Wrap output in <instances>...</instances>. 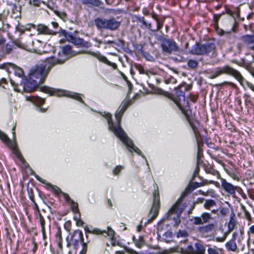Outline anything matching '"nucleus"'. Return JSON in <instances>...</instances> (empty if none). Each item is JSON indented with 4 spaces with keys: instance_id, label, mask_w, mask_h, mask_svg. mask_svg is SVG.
Here are the masks:
<instances>
[{
    "instance_id": "nucleus-1",
    "label": "nucleus",
    "mask_w": 254,
    "mask_h": 254,
    "mask_svg": "<svg viewBox=\"0 0 254 254\" xmlns=\"http://www.w3.org/2000/svg\"><path fill=\"white\" fill-rule=\"evenodd\" d=\"M128 106V103L127 102H123L115 114V117L117 121V124L115 125L111 119V115L109 113H104L105 118L107 119L109 128L112 131L116 136H117L123 143L126 145L128 150L131 152L133 150L138 154H141V151L139 148L135 146L132 140L127 136L126 132L121 127V122L122 116Z\"/></svg>"
},
{
    "instance_id": "nucleus-2",
    "label": "nucleus",
    "mask_w": 254,
    "mask_h": 254,
    "mask_svg": "<svg viewBox=\"0 0 254 254\" xmlns=\"http://www.w3.org/2000/svg\"><path fill=\"white\" fill-rule=\"evenodd\" d=\"M46 59L45 64H41L39 66H36L33 67L30 71V76L32 78L39 79V83L44 82L45 78L47 76L52 67V65L48 63Z\"/></svg>"
},
{
    "instance_id": "nucleus-3",
    "label": "nucleus",
    "mask_w": 254,
    "mask_h": 254,
    "mask_svg": "<svg viewBox=\"0 0 254 254\" xmlns=\"http://www.w3.org/2000/svg\"><path fill=\"white\" fill-rule=\"evenodd\" d=\"M76 53L72 50L70 46L66 45L62 48V51L60 52L58 54L57 58H50L47 60L48 63L54 66L58 64H63L69 58L74 56Z\"/></svg>"
},
{
    "instance_id": "nucleus-4",
    "label": "nucleus",
    "mask_w": 254,
    "mask_h": 254,
    "mask_svg": "<svg viewBox=\"0 0 254 254\" xmlns=\"http://www.w3.org/2000/svg\"><path fill=\"white\" fill-rule=\"evenodd\" d=\"M94 23L98 30L115 31L121 25V21L117 20L114 17L109 19L98 17L95 19Z\"/></svg>"
},
{
    "instance_id": "nucleus-5",
    "label": "nucleus",
    "mask_w": 254,
    "mask_h": 254,
    "mask_svg": "<svg viewBox=\"0 0 254 254\" xmlns=\"http://www.w3.org/2000/svg\"><path fill=\"white\" fill-rule=\"evenodd\" d=\"M184 208L181 200H178L166 213L165 217L167 219H173L174 225L177 226L181 222L180 216Z\"/></svg>"
},
{
    "instance_id": "nucleus-6",
    "label": "nucleus",
    "mask_w": 254,
    "mask_h": 254,
    "mask_svg": "<svg viewBox=\"0 0 254 254\" xmlns=\"http://www.w3.org/2000/svg\"><path fill=\"white\" fill-rule=\"evenodd\" d=\"M176 90L175 95L174 96L171 97V99L173 102L177 105L179 107V109L183 112V110H190L189 106H186L183 107L182 105V102H185V96L184 91L187 90V87L186 85H182L175 88Z\"/></svg>"
},
{
    "instance_id": "nucleus-7",
    "label": "nucleus",
    "mask_w": 254,
    "mask_h": 254,
    "mask_svg": "<svg viewBox=\"0 0 254 254\" xmlns=\"http://www.w3.org/2000/svg\"><path fill=\"white\" fill-rule=\"evenodd\" d=\"M161 42L162 51L167 54H171L173 52H179V48L173 39L161 36L159 39Z\"/></svg>"
},
{
    "instance_id": "nucleus-8",
    "label": "nucleus",
    "mask_w": 254,
    "mask_h": 254,
    "mask_svg": "<svg viewBox=\"0 0 254 254\" xmlns=\"http://www.w3.org/2000/svg\"><path fill=\"white\" fill-rule=\"evenodd\" d=\"M224 27L225 28H227L229 27H230V29L229 30H224L222 28H220L217 25L215 26V31L217 34L220 36L226 35L227 38H230L231 35V33L232 32H235V24H236V20L234 18H230L228 19H226L224 21Z\"/></svg>"
},
{
    "instance_id": "nucleus-9",
    "label": "nucleus",
    "mask_w": 254,
    "mask_h": 254,
    "mask_svg": "<svg viewBox=\"0 0 254 254\" xmlns=\"http://www.w3.org/2000/svg\"><path fill=\"white\" fill-rule=\"evenodd\" d=\"M153 195V204L148 216L147 223H149L155 219L158 214L160 208V196L158 190H155Z\"/></svg>"
},
{
    "instance_id": "nucleus-10",
    "label": "nucleus",
    "mask_w": 254,
    "mask_h": 254,
    "mask_svg": "<svg viewBox=\"0 0 254 254\" xmlns=\"http://www.w3.org/2000/svg\"><path fill=\"white\" fill-rule=\"evenodd\" d=\"M64 36L66 40L77 46L83 48H89L91 46V43L84 41L83 39L73 36L71 33H65Z\"/></svg>"
},
{
    "instance_id": "nucleus-11",
    "label": "nucleus",
    "mask_w": 254,
    "mask_h": 254,
    "mask_svg": "<svg viewBox=\"0 0 254 254\" xmlns=\"http://www.w3.org/2000/svg\"><path fill=\"white\" fill-rule=\"evenodd\" d=\"M235 69L229 66L225 65L223 67H218L216 71L212 72L210 74V78L214 79L223 74H227L233 76Z\"/></svg>"
},
{
    "instance_id": "nucleus-12",
    "label": "nucleus",
    "mask_w": 254,
    "mask_h": 254,
    "mask_svg": "<svg viewBox=\"0 0 254 254\" xmlns=\"http://www.w3.org/2000/svg\"><path fill=\"white\" fill-rule=\"evenodd\" d=\"M221 183L222 188L228 193L234 195L236 191L240 192L242 190L241 188L237 186H234L232 184L228 182L225 179L221 178Z\"/></svg>"
},
{
    "instance_id": "nucleus-13",
    "label": "nucleus",
    "mask_w": 254,
    "mask_h": 254,
    "mask_svg": "<svg viewBox=\"0 0 254 254\" xmlns=\"http://www.w3.org/2000/svg\"><path fill=\"white\" fill-rule=\"evenodd\" d=\"M186 117V120L189 122L190 126L194 135L195 136L196 140L201 139L200 134L198 130L197 127L194 125L191 120V111L190 110H183L182 113Z\"/></svg>"
},
{
    "instance_id": "nucleus-14",
    "label": "nucleus",
    "mask_w": 254,
    "mask_h": 254,
    "mask_svg": "<svg viewBox=\"0 0 254 254\" xmlns=\"http://www.w3.org/2000/svg\"><path fill=\"white\" fill-rule=\"evenodd\" d=\"M27 50L30 51L38 52L40 51V49L43 48L44 42L39 40H32L29 39L26 42Z\"/></svg>"
},
{
    "instance_id": "nucleus-15",
    "label": "nucleus",
    "mask_w": 254,
    "mask_h": 254,
    "mask_svg": "<svg viewBox=\"0 0 254 254\" xmlns=\"http://www.w3.org/2000/svg\"><path fill=\"white\" fill-rule=\"evenodd\" d=\"M83 242V234L81 230H75L71 235L70 244L75 249H77L79 243Z\"/></svg>"
},
{
    "instance_id": "nucleus-16",
    "label": "nucleus",
    "mask_w": 254,
    "mask_h": 254,
    "mask_svg": "<svg viewBox=\"0 0 254 254\" xmlns=\"http://www.w3.org/2000/svg\"><path fill=\"white\" fill-rule=\"evenodd\" d=\"M165 224H160L158 226L157 228V235L160 239L165 242H169L172 240L173 234L172 232L169 230L165 231L163 228Z\"/></svg>"
},
{
    "instance_id": "nucleus-17",
    "label": "nucleus",
    "mask_w": 254,
    "mask_h": 254,
    "mask_svg": "<svg viewBox=\"0 0 254 254\" xmlns=\"http://www.w3.org/2000/svg\"><path fill=\"white\" fill-rule=\"evenodd\" d=\"M22 83L24 90L27 92L34 91L39 84L38 81L34 80L30 76L28 79H23Z\"/></svg>"
},
{
    "instance_id": "nucleus-18",
    "label": "nucleus",
    "mask_w": 254,
    "mask_h": 254,
    "mask_svg": "<svg viewBox=\"0 0 254 254\" xmlns=\"http://www.w3.org/2000/svg\"><path fill=\"white\" fill-rule=\"evenodd\" d=\"M236 223V220L235 219V215L233 212H232L231 214L230 220L228 224V231L224 233L223 237L217 238V241L221 242L224 241L227 236L234 230Z\"/></svg>"
},
{
    "instance_id": "nucleus-19",
    "label": "nucleus",
    "mask_w": 254,
    "mask_h": 254,
    "mask_svg": "<svg viewBox=\"0 0 254 254\" xmlns=\"http://www.w3.org/2000/svg\"><path fill=\"white\" fill-rule=\"evenodd\" d=\"M211 219V215L210 213L203 212L200 216L193 217L191 221L193 224L198 225L208 223Z\"/></svg>"
},
{
    "instance_id": "nucleus-20",
    "label": "nucleus",
    "mask_w": 254,
    "mask_h": 254,
    "mask_svg": "<svg viewBox=\"0 0 254 254\" xmlns=\"http://www.w3.org/2000/svg\"><path fill=\"white\" fill-rule=\"evenodd\" d=\"M86 232H88L89 233L97 234V235H103L105 237L109 236L111 239H112L114 237L115 232L114 231L109 227L107 228V231L103 230L102 231L99 229H94L92 230H90L89 229L88 227H86L84 228Z\"/></svg>"
},
{
    "instance_id": "nucleus-21",
    "label": "nucleus",
    "mask_w": 254,
    "mask_h": 254,
    "mask_svg": "<svg viewBox=\"0 0 254 254\" xmlns=\"http://www.w3.org/2000/svg\"><path fill=\"white\" fill-rule=\"evenodd\" d=\"M89 53L97 59L99 61L112 66L113 68L116 69L117 68V65L116 64L110 62L106 57L102 55L100 52H89Z\"/></svg>"
},
{
    "instance_id": "nucleus-22",
    "label": "nucleus",
    "mask_w": 254,
    "mask_h": 254,
    "mask_svg": "<svg viewBox=\"0 0 254 254\" xmlns=\"http://www.w3.org/2000/svg\"><path fill=\"white\" fill-rule=\"evenodd\" d=\"M132 21L134 22L140 23V27L143 29H148L151 30L152 24L151 23L147 22L144 17L140 15H135L132 17Z\"/></svg>"
},
{
    "instance_id": "nucleus-23",
    "label": "nucleus",
    "mask_w": 254,
    "mask_h": 254,
    "mask_svg": "<svg viewBox=\"0 0 254 254\" xmlns=\"http://www.w3.org/2000/svg\"><path fill=\"white\" fill-rule=\"evenodd\" d=\"M233 76L239 82L241 85L244 88H250L252 83L247 81L237 70L235 69Z\"/></svg>"
},
{
    "instance_id": "nucleus-24",
    "label": "nucleus",
    "mask_w": 254,
    "mask_h": 254,
    "mask_svg": "<svg viewBox=\"0 0 254 254\" xmlns=\"http://www.w3.org/2000/svg\"><path fill=\"white\" fill-rule=\"evenodd\" d=\"M225 171L227 174L231 177L233 180L239 181L241 179V176L237 168H225Z\"/></svg>"
},
{
    "instance_id": "nucleus-25",
    "label": "nucleus",
    "mask_w": 254,
    "mask_h": 254,
    "mask_svg": "<svg viewBox=\"0 0 254 254\" xmlns=\"http://www.w3.org/2000/svg\"><path fill=\"white\" fill-rule=\"evenodd\" d=\"M32 102L35 104L37 107V109L39 112L44 113L46 111V109L40 108V106L42 105L45 103V99L39 97H33L32 99Z\"/></svg>"
},
{
    "instance_id": "nucleus-26",
    "label": "nucleus",
    "mask_w": 254,
    "mask_h": 254,
    "mask_svg": "<svg viewBox=\"0 0 254 254\" xmlns=\"http://www.w3.org/2000/svg\"><path fill=\"white\" fill-rule=\"evenodd\" d=\"M37 31L39 33L43 34H51L55 35L56 32H54L50 29L47 26L43 24H39L37 26Z\"/></svg>"
},
{
    "instance_id": "nucleus-27",
    "label": "nucleus",
    "mask_w": 254,
    "mask_h": 254,
    "mask_svg": "<svg viewBox=\"0 0 254 254\" xmlns=\"http://www.w3.org/2000/svg\"><path fill=\"white\" fill-rule=\"evenodd\" d=\"M76 2L80 3L84 5H91L94 6H99L101 4L100 0H73Z\"/></svg>"
},
{
    "instance_id": "nucleus-28",
    "label": "nucleus",
    "mask_w": 254,
    "mask_h": 254,
    "mask_svg": "<svg viewBox=\"0 0 254 254\" xmlns=\"http://www.w3.org/2000/svg\"><path fill=\"white\" fill-rule=\"evenodd\" d=\"M203 55H207L212 52L213 54L215 50V45L214 43H209L202 44Z\"/></svg>"
},
{
    "instance_id": "nucleus-29",
    "label": "nucleus",
    "mask_w": 254,
    "mask_h": 254,
    "mask_svg": "<svg viewBox=\"0 0 254 254\" xmlns=\"http://www.w3.org/2000/svg\"><path fill=\"white\" fill-rule=\"evenodd\" d=\"M215 229V225L213 223H210L206 225L200 227L198 228L199 232L201 233H208L213 231Z\"/></svg>"
},
{
    "instance_id": "nucleus-30",
    "label": "nucleus",
    "mask_w": 254,
    "mask_h": 254,
    "mask_svg": "<svg viewBox=\"0 0 254 254\" xmlns=\"http://www.w3.org/2000/svg\"><path fill=\"white\" fill-rule=\"evenodd\" d=\"M202 44H196L191 49V53L194 55H203Z\"/></svg>"
},
{
    "instance_id": "nucleus-31",
    "label": "nucleus",
    "mask_w": 254,
    "mask_h": 254,
    "mask_svg": "<svg viewBox=\"0 0 254 254\" xmlns=\"http://www.w3.org/2000/svg\"><path fill=\"white\" fill-rule=\"evenodd\" d=\"M178 252L182 254H195V250L191 245H189L186 248L179 247L178 248Z\"/></svg>"
},
{
    "instance_id": "nucleus-32",
    "label": "nucleus",
    "mask_w": 254,
    "mask_h": 254,
    "mask_svg": "<svg viewBox=\"0 0 254 254\" xmlns=\"http://www.w3.org/2000/svg\"><path fill=\"white\" fill-rule=\"evenodd\" d=\"M201 139L196 140L197 146V164L200 163V160L201 158L203 156V150L202 146L203 145L201 142Z\"/></svg>"
},
{
    "instance_id": "nucleus-33",
    "label": "nucleus",
    "mask_w": 254,
    "mask_h": 254,
    "mask_svg": "<svg viewBox=\"0 0 254 254\" xmlns=\"http://www.w3.org/2000/svg\"><path fill=\"white\" fill-rule=\"evenodd\" d=\"M206 254H225V253L223 249L213 246L208 247Z\"/></svg>"
},
{
    "instance_id": "nucleus-34",
    "label": "nucleus",
    "mask_w": 254,
    "mask_h": 254,
    "mask_svg": "<svg viewBox=\"0 0 254 254\" xmlns=\"http://www.w3.org/2000/svg\"><path fill=\"white\" fill-rule=\"evenodd\" d=\"M225 246L228 251L236 252L237 250V244L234 240H231L225 244Z\"/></svg>"
},
{
    "instance_id": "nucleus-35",
    "label": "nucleus",
    "mask_w": 254,
    "mask_h": 254,
    "mask_svg": "<svg viewBox=\"0 0 254 254\" xmlns=\"http://www.w3.org/2000/svg\"><path fill=\"white\" fill-rule=\"evenodd\" d=\"M195 247V254H206L205 248L200 243H196Z\"/></svg>"
},
{
    "instance_id": "nucleus-36",
    "label": "nucleus",
    "mask_w": 254,
    "mask_h": 254,
    "mask_svg": "<svg viewBox=\"0 0 254 254\" xmlns=\"http://www.w3.org/2000/svg\"><path fill=\"white\" fill-rule=\"evenodd\" d=\"M44 91L50 93L51 95H56L57 96H60L64 95V92L62 91H56L53 88H51L49 87H45L43 88Z\"/></svg>"
},
{
    "instance_id": "nucleus-37",
    "label": "nucleus",
    "mask_w": 254,
    "mask_h": 254,
    "mask_svg": "<svg viewBox=\"0 0 254 254\" xmlns=\"http://www.w3.org/2000/svg\"><path fill=\"white\" fill-rule=\"evenodd\" d=\"M243 42L247 44L250 45L254 43V35H246L242 37Z\"/></svg>"
},
{
    "instance_id": "nucleus-38",
    "label": "nucleus",
    "mask_w": 254,
    "mask_h": 254,
    "mask_svg": "<svg viewBox=\"0 0 254 254\" xmlns=\"http://www.w3.org/2000/svg\"><path fill=\"white\" fill-rule=\"evenodd\" d=\"M66 96L75 99L82 103H84L82 99V95L77 93H68L66 95Z\"/></svg>"
},
{
    "instance_id": "nucleus-39",
    "label": "nucleus",
    "mask_w": 254,
    "mask_h": 254,
    "mask_svg": "<svg viewBox=\"0 0 254 254\" xmlns=\"http://www.w3.org/2000/svg\"><path fill=\"white\" fill-rule=\"evenodd\" d=\"M56 241L58 243V246L60 248H62V232L60 228L58 229V231L56 234Z\"/></svg>"
},
{
    "instance_id": "nucleus-40",
    "label": "nucleus",
    "mask_w": 254,
    "mask_h": 254,
    "mask_svg": "<svg viewBox=\"0 0 254 254\" xmlns=\"http://www.w3.org/2000/svg\"><path fill=\"white\" fill-rule=\"evenodd\" d=\"M39 222L40 223V225L41 227V230L43 234V236L44 237L46 234L45 228V222L44 217L42 216L40 213H39Z\"/></svg>"
},
{
    "instance_id": "nucleus-41",
    "label": "nucleus",
    "mask_w": 254,
    "mask_h": 254,
    "mask_svg": "<svg viewBox=\"0 0 254 254\" xmlns=\"http://www.w3.org/2000/svg\"><path fill=\"white\" fill-rule=\"evenodd\" d=\"M33 27H34V25L33 24H27L25 26H23L22 25H20V24H19L17 26L16 28L20 32H23L25 30H28V31L30 30L31 28Z\"/></svg>"
},
{
    "instance_id": "nucleus-42",
    "label": "nucleus",
    "mask_w": 254,
    "mask_h": 254,
    "mask_svg": "<svg viewBox=\"0 0 254 254\" xmlns=\"http://www.w3.org/2000/svg\"><path fill=\"white\" fill-rule=\"evenodd\" d=\"M215 205H216V202L212 199L206 200L204 203V207L206 209H210Z\"/></svg>"
},
{
    "instance_id": "nucleus-43",
    "label": "nucleus",
    "mask_w": 254,
    "mask_h": 254,
    "mask_svg": "<svg viewBox=\"0 0 254 254\" xmlns=\"http://www.w3.org/2000/svg\"><path fill=\"white\" fill-rule=\"evenodd\" d=\"M12 11L13 13L12 16L14 18H17L20 16V11L19 10V7H17L15 5H13L12 6Z\"/></svg>"
},
{
    "instance_id": "nucleus-44",
    "label": "nucleus",
    "mask_w": 254,
    "mask_h": 254,
    "mask_svg": "<svg viewBox=\"0 0 254 254\" xmlns=\"http://www.w3.org/2000/svg\"><path fill=\"white\" fill-rule=\"evenodd\" d=\"M165 82L166 84H174L177 82V79L171 75H166Z\"/></svg>"
},
{
    "instance_id": "nucleus-45",
    "label": "nucleus",
    "mask_w": 254,
    "mask_h": 254,
    "mask_svg": "<svg viewBox=\"0 0 254 254\" xmlns=\"http://www.w3.org/2000/svg\"><path fill=\"white\" fill-rule=\"evenodd\" d=\"M241 208L244 213L245 218L249 222H251L252 221V217L250 212L248 211L244 205H241Z\"/></svg>"
},
{
    "instance_id": "nucleus-46",
    "label": "nucleus",
    "mask_w": 254,
    "mask_h": 254,
    "mask_svg": "<svg viewBox=\"0 0 254 254\" xmlns=\"http://www.w3.org/2000/svg\"><path fill=\"white\" fill-rule=\"evenodd\" d=\"M188 233L185 230L179 231L177 234L178 238H183L185 239V240H183L184 242H185L187 240L186 238L188 237Z\"/></svg>"
},
{
    "instance_id": "nucleus-47",
    "label": "nucleus",
    "mask_w": 254,
    "mask_h": 254,
    "mask_svg": "<svg viewBox=\"0 0 254 254\" xmlns=\"http://www.w3.org/2000/svg\"><path fill=\"white\" fill-rule=\"evenodd\" d=\"M198 64L197 61L194 60L190 59L188 60V65L191 68H196Z\"/></svg>"
},
{
    "instance_id": "nucleus-48",
    "label": "nucleus",
    "mask_w": 254,
    "mask_h": 254,
    "mask_svg": "<svg viewBox=\"0 0 254 254\" xmlns=\"http://www.w3.org/2000/svg\"><path fill=\"white\" fill-rule=\"evenodd\" d=\"M14 73L16 76L21 77L23 75L24 72L22 68L19 67H15L14 68Z\"/></svg>"
},
{
    "instance_id": "nucleus-49",
    "label": "nucleus",
    "mask_w": 254,
    "mask_h": 254,
    "mask_svg": "<svg viewBox=\"0 0 254 254\" xmlns=\"http://www.w3.org/2000/svg\"><path fill=\"white\" fill-rule=\"evenodd\" d=\"M0 138L4 143H8L10 142V139L3 132L0 131Z\"/></svg>"
},
{
    "instance_id": "nucleus-50",
    "label": "nucleus",
    "mask_w": 254,
    "mask_h": 254,
    "mask_svg": "<svg viewBox=\"0 0 254 254\" xmlns=\"http://www.w3.org/2000/svg\"><path fill=\"white\" fill-rule=\"evenodd\" d=\"M247 234L248 236V241L251 240V238L253 237V236L254 235V225H252L249 228Z\"/></svg>"
},
{
    "instance_id": "nucleus-51",
    "label": "nucleus",
    "mask_w": 254,
    "mask_h": 254,
    "mask_svg": "<svg viewBox=\"0 0 254 254\" xmlns=\"http://www.w3.org/2000/svg\"><path fill=\"white\" fill-rule=\"evenodd\" d=\"M14 44L15 46H16L17 47H18L19 48L25 49L27 50V47L26 46V43L25 44H23L22 42H21L20 41L16 40L14 42Z\"/></svg>"
},
{
    "instance_id": "nucleus-52",
    "label": "nucleus",
    "mask_w": 254,
    "mask_h": 254,
    "mask_svg": "<svg viewBox=\"0 0 254 254\" xmlns=\"http://www.w3.org/2000/svg\"><path fill=\"white\" fill-rule=\"evenodd\" d=\"M82 250L80 251L79 254H86L87 250V243L82 242Z\"/></svg>"
},
{
    "instance_id": "nucleus-53",
    "label": "nucleus",
    "mask_w": 254,
    "mask_h": 254,
    "mask_svg": "<svg viewBox=\"0 0 254 254\" xmlns=\"http://www.w3.org/2000/svg\"><path fill=\"white\" fill-rule=\"evenodd\" d=\"M71 204V209L73 212L74 213L78 212L79 211L78 208V204L75 202L73 200L72 202L70 203Z\"/></svg>"
},
{
    "instance_id": "nucleus-54",
    "label": "nucleus",
    "mask_w": 254,
    "mask_h": 254,
    "mask_svg": "<svg viewBox=\"0 0 254 254\" xmlns=\"http://www.w3.org/2000/svg\"><path fill=\"white\" fill-rule=\"evenodd\" d=\"M245 68L248 70L254 78V67L249 64L248 66H245Z\"/></svg>"
},
{
    "instance_id": "nucleus-55",
    "label": "nucleus",
    "mask_w": 254,
    "mask_h": 254,
    "mask_svg": "<svg viewBox=\"0 0 254 254\" xmlns=\"http://www.w3.org/2000/svg\"><path fill=\"white\" fill-rule=\"evenodd\" d=\"M124 168L122 166L119 165L117 166L116 168L113 170V172L115 175H117L119 174L120 172Z\"/></svg>"
},
{
    "instance_id": "nucleus-56",
    "label": "nucleus",
    "mask_w": 254,
    "mask_h": 254,
    "mask_svg": "<svg viewBox=\"0 0 254 254\" xmlns=\"http://www.w3.org/2000/svg\"><path fill=\"white\" fill-rule=\"evenodd\" d=\"M136 69L142 74H146V72L144 69V67L140 64L136 65Z\"/></svg>"
},
{
    "instance_id": "nucleus-57",
    "label": "nucleus",
    "mask_w": 254,
    "mask_h": 254,
    "mask_svg": "<svg viewBox=\"0 0 254 254\" xmlns=\"http://www.w3.org/2000/svg\"><path fill=\"white\" fill-rule=\"evenodd\" d=\"M47 185L51 187L53 191L56 193L58 194L61 192V189L59 188L56 186H53L51 184L49 183H48Z\"/></svg>"
},
{
    "instance_id": "nucleus-58",
    "label": "nucleus",
    "mask_w": 254,
    "mask_h": 254,
    "mask_svg": "<svg viewBox=\"0 0 254 254\" xmlns=\"http://www.w3.org/2000/svg\"><path fill=\"white\" fill-rule=\"evenodd\" d=\"M92 40L96 42V44H95V46L97 48H100L101 44H103V41H101L99 39H98L97 38L95 37L93 38Z\"/></svg>"
},
{
    "instance_id": "nucleus-59",
    "label": "nucleus",
    "mask_w": 254,
    "mask_h": 254,
    "mask_svg": "<svg viewBox=\"0 0 254 254\" xmlns=\"http://www.w3.org/2000/svg\"><path fill=\"white\" fill-rule=\"evenodd\" d=\"M12 46L9 45V44H7L5 46V53L7 54H10L12 51Z\"/></svg>"
},
{
    "instance_id": "nucleus-60",
    "label": "nucleus",
    "mask_w": 254,
    "mask_h": 254,
    "mask_svg": "<svg viewBox=\"0 0 254 254\" xmlns=\"http://www.w3.org/2000/svg\"><path fill=\"white\" fill-rule=\"evenodd\" d=\"M207 172L208 173L211 174L214 176H216L217 177V178H219L220 177L219 173L218 171L214 170L213 169H210L209 171H207Z\"/></svg>"
},
{
    "instance_id": "nucleus-61",
    "label": "nucleus",
    "mask_w": 254,
    "mask_h": 254,
    "mask_svg": "<svg viewBox=\"0 0 254 254\" xmlns=\"http://www.w3.org/2000/svg\"><path fill=\"white\" fill-rule=\"evenodd\" d=\"M232 63L236 64H238L239 66L243 67L244 68H245V66H248L249 64H246L244 62H237L235 60H232Z\"/></svg>"
},
{
    "instance_id": "nucleus-62",
    "label": "nucleus",
    "mask_w": 254,
    "mask_h": 254,
    "mask_svg": "<svg viewBox=\"0 0 254 254\" xmlns=\"http://www.w3.org/2000/svg\"><path fill=\"white\" fill-rule=\"evenodd\" d=\"M135 243L137 247L140 248L143 245L144 241L142 238H140L138 241L135 242Z\"/></svg>"
},
{
    "instance_id": "nucleus-63",
    "label": "nucleus",
    "mask_w": 254,
    "mask_h": 254,
    "mask_svg": "<svg viewBox=\"0 0 254 254\" xmlns=\"http://www.w3.org/2000/svg\"><path fill=\"white\" fill-rule=\"evenodd\" d=\"M222 85H228L231 87L233 88H236L237 87L235 83L231 82L225 81L222 83Z\"/></svg>"
},
{
    "instance_id": "nucleus-64",
    "label": "nucleus",
    "mask_w": 254,
    "mask_h": 254,
    "mask_svg": "<svg viewBox=\"0 0 254 254\" xmlns=\"http://www.w3.org/2000/svg\"><path fill=\"white\" fill-rule=\"evenodd\" d=\"M156 21L157 23V31L160 30L162 26H163V22L161 21L159 19L157 20Z\"/></svg>"
}]
</instances>
